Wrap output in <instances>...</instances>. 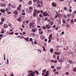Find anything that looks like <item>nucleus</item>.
Here are the masks:
<instances>
[{
	"mask_svg": "<svg viewBox=\"0 0 76 76\" xmlns=\"http://www.w3.org/2000/svg\"><path fill=\"white\" fill-rule=\"evenodd\" d=\"M73 71H74V72H76V67L74 68L73 69Z\"/></svg>",
	"mask_w": 76,
	"mask_h": 76,
	"instance_id": "obj_39",
	"label": "nucleus"
},
{
	"mask_svg": "<svg viewBox=\"0 0 76 76\" xmlns=\"http://www.w3.org/2000/svg\"><path fill=\"white\" fill-rule=\"evenodd\" d=\"M59 72H58L57 71L55 73V75H59Z\"/></svg>",
	"mask_w": 76,
	"mask_h": 76,
	"instance_id": "obj_25",
	"label": "nucleus"
},
{
	"mask_svg": "<svg viewBox=\"0 0 76 76\" xmlns=\"http://www.w3.org/2000/svg\"><path fill=\"white\" fill-rule=\"evenodd\" d=\"M54 54H56V55H59V54H61V52L58 53L57 52H55Z\"/></svg>",
	"mask_w": 76,
	"mask_h": 76,
	"instance_id": "obj_9",
	"label": "nucleus"
},
{
	"mask_svg": "<svg viewBox=\"0 0 76 76\" xmlns=\"http://www.w3.org/2000/svg\"><path fill=\"white\" fill-rule=\"evenodd\" d=\"M56 69L58 70H60L61 69V67H57Z\"/></svg>",
	"mask_w": 76,
	"mask_h": 76,
	"instance_id": "obj_19",
	"label": "nucleus"
},
{
	"mask_svg": "<svg viewBox=\"0 0 76 76\" xmlns=\"http://www.w3.org/2000/svg\"><path fill=\"white\" fill-rule=\"evenodd\" d=\"M59 56H57V59L59 60Z\"/></svg>",
	"mask_w": 76,
	"mask_h": 76,
	"instance_id": "obj_61",
	"label": "nucleus"
},
{
	"mask_svg": "<svg viewBox=\"0 0 76 76\" xmlns=\"http://www.w3.org/2000/svg\"><path fill=\"white\" fill-rule=\"evenodd\" d=\"M52 6H54V7H56L57 6V4H56L54 3V2L52 3Z\"/></svg>",
	"mask_w": 76,
	"mask_h": 76,
	"instance_id": "obj_7",
	"label": "nucleus"
},
{
	"mask_svg": "<svg viewBox=\"0 0 76 76\" xmlns=\"http://www.w3.org/2000/svg\"><path fill=\"white\" fill-rule=\"evenodd\" d=\"M43 48L44 50V51H47V50L45 49V47H44V46L43 47Z\"/></svg>",
	"mask_w": 76,
	"mask_h": 76,
	"instance_id": "obj_34",
	"label": "nucleus"
},
{
	"mask_svg": "<svg viewBox=\"0 0 76 76\" xmlns=\"http://www.w3.org/2000/svg\"><path fill=\"white\" fill-rule=\"evenodd\" d=\"M7 63H6V64H9V59H7Z\"/></svg>",
	"mask_w": 76,
	"mask_h": 76,
	"instance_id": "obj_47",
	"label": "nucleus"
},
{
	"mask_svg": "<svg viewBox=\"0 0 76 76\" xmlns=\"http://www.w3.org/2000/svg\"><path fill=\"white\" fill-rule=\"evenodd\" d=\"M22 15H25V13H22Z\"/></svg>",
	"mask_w": 76,
	"mask_h": 76,
	"instance_id": "obj_55",
	"label": "nucleus"
},
{
	"mask_svg": "<svg viewBox=\"0 0 76 76\" xmlns=\"http://www.w3.org/2000/svg\"><path fill=\"white\" fill-rule=\"evenodd\" d=\"M69 63H70V64H72L73 63V61H72L71 60H69Z\"/></svg>",
	"mask_w": 76,
	"mask_h": 76,
	"instance_id": "obj_13",
	"label": "nucleus"
},
{
	"mask_svg": "<svg viewBox=\"0 0 76 76\" xmlns=\"http://www.w3.org/2000/svg\"><path fill=\"white\" fill-rule=\"evenodd\" d=\"M65 75H69V72H66L65 73Z\"/></svg>",
	"mask_w": 76,
	"mask_h": 76,
	"instance_id": "obj_27",
	"label": "nucleus"
},
{
	"mask_svg": "<svg viewBox=\"0 0 76 76\" xmlns=\"http://www.w3.org/2000/svg\"><path fill=\"white\" fill-rule=\"evenodd\" d=\"M39 16L40 18H42V14H40V15H39Z\"/></svg>",
	"mask_w": 76,
	"mask_h": 76,
	"instance_id": "obj_41",
	"label": "nucleus"
},
{
	"mask_svg": "<svg viewBox=\"0 0 76 76\" xmlns=\"http://www.w3.org/2000/svg\"><path fill=\"white\" fill-rule=\"evenodd\" d=\"M8 27V26L6 24H4V28H7Z\"/></svg>",
	"mask_w": 76,
	"mask_h": 76,
	"instance_id": "obj_10",
	"label": "nucleus"
},
{
	"mask_svg": "<svg viewBox=\"0 0 76 76\" xmlns=\"http://www.w3.org/2000/svg\"><path fill=\"white\" fill-rule=\"evenodd\" d=\"M1 20H2V22H4V18H2Z\"/></svg>",
	"mask_w": 76,
	"mask_h": 76,
	"instance_id": "obj_35",
	"label": "nucleus"
},
{
	"mask_svg": "<svg viewBox=\"0 0 76 76\" xmlns=\"http://www.w3.org/2000/svg\"><path fill=\"white\" fill-rule=\"evenodd\" d=\"M17 9L18 10H20V9H21V8H20V7H18Z\"/></svg>",
	"mask_w": 76,
	"mask_h": 76,
	"instance_id": "obj_44",
	"label": "nucleus"
},
{
	"mask_svg": "<svg viewBox=\"0 0 76 76\" xmlns=\"http://www.w3.org/2000/svg\"><path fill=\"white\" fill-rule=\"evenodd\" d=\"M28 76H34V73L31 72L30 74H29L28 75Z\"/></svg>",
	"mask_w": 76,
	"mask_h": 76,
	"instance_id": "obj_6",
	"label": "nucleus"
},
{
	"mask_svg": "<svg viewBox=\"0 0 76 76\" xmlns=\"http://www.w3.org/2000/svg\"><path fill=\"white\" fill-rule=\"evenodd\" d=\"M41 20V18H40V17H38V20Z\"/></svg>",
	"mask_w": 76,
	"mask_h": 76,
	"instance_id": "obj_46",
	"label": "nucleus"
},
{
	"mask_svg": "<svg viewBox=\"0 0 76 76\" xmlns=\"http://www.w3.org/2000/svg\"><path fill=\"white\" fill-rule=\"evenodd\" d=\"M43 73H45L46 72V70L45 69H44L42 71Z\"/></svg>",
	"mask_w": 76,
	"mask_h": 76,
	"instance_id": "obj_29",
	"label": "nucleus"
},
{
	"mask_svg": "<svg viewBox=\"0 0 76 76\" xmlns=\"http://www.w3.org/2000/svg\"><path fill=\"white\" fill-rule=\"evenodd\" d=\"M38 7H41V5L39 4H38Z\"/></svg>",
	"mask_w": 76,
	"mask_h": 76,
	"instance_id": "obj_33",
	"label": "nucleus"
},
{
	"mask_svg": "<svg viewBox=\"0 0 76 76\" xmlns=\"http://www.w3.org/2000/svg\"><path fill=\"white\" fill-rule=\"evenodd\" d=\"M40 38L41 39H44L45 38V37L44 36H43L42 35H41L40 36Z\"/></svg>",
	"mask_w": 76,
	"mask_h": 76,
	"instance_id": "obj_12",
	"label": "nucleus"
},
{
	"mask_svg": "<svg viewBox=\"0 0 76 76\" xmlns=\"http://www.w3.org/2000/svg\"><path fill=\"white\" fill-rule=\"evenodd\" d=\"M59 62H61V63L63 62V60L61 59H59Z\"/></svg>",
	"mask_w": 76,
	"mask_h": 76,
	"instance_id": "obj_23",
	"label": "nucleus"
},
{
	"mask_svg": "<svg viewBox=\"0 0 76 76\" xmlns=\"http://www.w3.org/2000/svg\"><path fill=\"white\" fill-rule=\"evenodd\" d=\"M9 7H14V6H13L12 4L11 3H10L8 5Z\"/></svg>",
	"mask_w": 76,
	"mask_h": 76,
	"instance_id": "obj_8",
	"label": "nucleus"
},
{
	"mask_svg": "<svg viewBox=\"0 0 76 76\" xmlns=\"http://www.w3.org/2000/svg\"><path fill=\"white\" fill-rule=\"evenodd\" d=\"M6 11V10H5L4 9H1L0 10V12H2L3 13H5V12Z\"/></svg>",
	"mask_w": 76,
	"mask_h": 76,
	"instance_id": "obj_5",
	"label": "nucleus"
},
{
	"mask_svg": "<svg viewBox=\"0 0 76 76\" xmlns=\"http://www.w3.org/2000/svg\"><path fill=\"white\" fill-rule=\"evenodd\" d=\"M32 32L34 33V32H37V31H38V28H35L34 29H32Z\"/></svg>",
	"mask_w": 76,
	"mask_h": 76,
	"instance_id": "obj_2",
	"label": "nucleus"
},
{
	"mask_svg": "<svg viewBox=\"0 0 76 76\" xmlns=\"http://www.w3.org/2000/svg\"><path fill=\"white\" fill-rule=\"evenodd\" d=\"M51 68H52V69H54V66H51Z\"/></svg>",
	"mask_w": 76,
	"mask_h": 76,
	"instance_id": "obj_62",
	"label": "nucleus"
},
{
	"mask_svg": "<svg viewBox=\"0 0 76 76\" xmlns=\"http://www.w3.org/2000/svg\"><path fill=\"white\" fill-rule=\"evenodd\" d=\"M4 31H1V34H4Z\"/></svg>",
	"mask_w": 76,
	"mask_h": 76,
	"instance_id": "obj_52",
	"label": "nucleus"
},
{
	"mask_svg": "<svg viewBox=\"0 0 76 76\" xmlns=\"http://www.w3.org/2000/svg\"><path fill=\"white\" fill-rule=\"evenodd\" d=\"M18 21H21V20H22V18L20 17H19L18 19Z\"/></svg>",
	"mask_w": 76,
	"mask_h": 76,
	"instance_id": "obj_21",
	"label": "nucleus"
},
{
	"mask_svg": "<svg viewBox=\"0 0 76 76\" xmlns=\"http://www.w3.org/2000/svg\"><path fill=\"white\" fill-rule=\"evenodd\" d=\"M56 69H54L53 70V72H56Z\"/></svg>",
	"mask_w": 76,
	"mask_h": 76,
	"instance_id": "obj_63",
	"label": "nucleus"
},
{
	"mask_svg": "<svg viewBox=\"0 0 76 76\" xmlns=\"http://www.w3.org/2000/svg\"><path fill=\"white\" fill-rule=\"evenodd\" d=\"M50 51L51 53H53V51H54V49H53V48H51L50 49Z\"/></svg>",
	"mask_w": 76,
	"mask_h": 76,
	"instance_id": "obj_14",
	"label": "nucleus"
},
{
	"mask_svg": "<svg viewBox=\"0 0 76 76\" xmlns=\"http://www.w3.org/2000/svg\"><path fill=\"white\" fill-rule=\"evenodd\" d=\"M64 9L65 10H67V7H64Z\"/></svg>",
	"mask_w": 76,
	"mask_h": 76,
	"instance_id": "obj_48",
	"label": "nucleus"
},
{
	"mask_svg": "<svg viewBox=\"0 0 76 76\" xmlns=\"http://www.w3.org/2000/svg\"><path fill=\"white\" fill-rule=\"evenodd\" d=\"M34 23H30V25H31V26H32V25H34Z\"/></svg>",
	"mask_w": 76,
	"mask_h": 76,
	"instance_id": "obj_26",
	"label": "nucleus"
},
{
	"mask_svg": "<svg viewBox=\"0 0 76 76\" xmlns=\"http://www.w3.org/2000/svg\"><path fill=\"white\" fill-rule=\"evenodd\" d=\"M46 27L48 29H49L51 28V26L49 25L48 24L46 25Z\"/></svg>",
	"mask_w": 76,
	"mask_h": 76,
	"instance_id": "obj_4",
	"label": "nucleus"
},
{
	"mask_svg": "<svg viewBox=\"0 0 76 76\" xmlns=\"http://www.w3.org/2000/svg\"><path fill=\"white\" fill-rule=\"evenodd\" d=\"M39 33L40 35H43V34H44V32H43V31H42L39 32Z\"/></svg>",
	"mask_w": 76,
	"mask_h": 76,
	"instance_id": "obj_16",
	"label": "nucleus"
},
{
	"mask_svg": "<svg viewBox=\"0 0 76 76\" xmlns=\"http://www.w3.org/2000/svg\"><path fill=\"white\" fill-rule=\"evenodd\" d=\"M35 73H37V75H39V72H38V71H37V70H36L35 71Z\"/></svg>",
	"mask_w": 76,
	"mask_h": 76,
	"instance_id": "obj_24",
	"label": "nucleus"
},
{
	"mask_svg": "<svg viewBox=\"0 0 76 76\" xmlns=\"http://www.w3.org/2000/svg\"><path fill=\"white\" fill-rule=\"evenodd\" d=\"M37 51H40V53H41V50L39 49H37Z\"/></svg>",
	"mask_w": 76,
	"mask_h": 76,
	"instance_id": "obj_42",
	"label": "nucleus"
},
{
	"mask_svg": "<svg viewBox=\"0 0 76 76\" xmlns=\"http://www.w3.org/2000/svg\"><path fill=\"white\" fill-rule=\"evenodd\" d=\"M70 21V19H68L66 20V22H69Z\"/></svg>",
	"mask_w": 76,
	"mask_h": 76,
	"instance_id": "obj_49",
	"label": "nucleus"
},
{
	"mask_svg": "<svg viewBox=\"0 0 76 76\" xmlns=\"http://www.w3.org/2000/svg\"><path fill=\"white\" fill-rule=\"evenodd\" d=\"M45 20V21H47V20H48V18L47 17H46L44 19Z\"/></svg>",
	"mask_w": 76,
	"mask_h": 76,
	"instance_id": "obj_32",
	"label": "nucleus"
},
{
	"mask_svg": "<svg viewBox=\"0 0 76 76\" xmlns=\"http://www.w3.org/2000/svg\"><path fill=\"white\" fill-rule=\"evenodd\" d=\"M7 23H8L9 26L10 27L11 26V24H10V23L9 22H7Z\"/></svg>",
	"mask_w": 76,
	"mask_h": 76,
	"instance_id": "obj_28",
	"label": "nucleus"
},
{
	"mask_svg": "<svg viewBox=\"0 0 76 76\" xmlns=\"http://www.w3.org/2000/svg\"><path fill=\"white\" fill-rule=\"evenodd\" d=\"M8 14H11L12 13V12H11L9 11L7 12Z\"/></svg>",
	"mask_w": 76,
	"mask_h": 76,
	"instance_id": "obj_40",
	"label": "nucleus"
},
{
	"mask_svg": "<svg viewBox=\"0 0 76 76\" xmlns=\"http://www.w3.org/2000/svg\"><path fill=\"white\" fill-rule=\"evenodd\" d=\"M36 15H37V13L35 12H34V13H33V16H34V17H35V16H36Z\"/></svg>",
	"mask_w": 76,
	"mask_h": 76,
	"instance_id": "obj_18",
	"label": "nucleus"
},
{
	"mask_svg": "<svg viewBox=\"0 0 76 76\" xmlns=\"http://www.w3.org/2000/svg\"><path fill=\"white\" fill-rule=\"evenodd\" d=\"M48 42L49 43H50L51 42V40L49 39Z\"/></svg>",
	"mask_w": 76,
	"mask_h": 76,
	"instance_id": "obj_58",
	"label": "nucleus"
},
{
	"mask_svg": "<svg viewBox=\"0 0 76 76\" xmlns=\"http://www.w3.org/2000/svg\"><path fill=\"white\" fill-rule=\"evenodd\" d=\"M54 24V22L53 21H51L50 23V25H53Z\"/></svg>",
	"mask_w": 76,
	"mask_h": 76,
	"instance_id": "obj_15",
	"label": "nucleus"
},
{
	"mask_svg": "<svg viewBox=\"0 0 76 76\" xmlns=\"http://www.w3.org/2000/svg\"><path fill=\"white\" fill-rule=\"evenodd\" d=\"M32 1H30L28 2V4L29 5H31V4H32Z\"/></svg>",
	"mask_w": 76,
	"mask_h": 76,
	"instance_id": "obj_17",
	"label": "nucleus"
},
{
	"mask_svg": "<svg viewBox=\"0 0 76 76\" xmlns=\"http://www.w3.org/2000/svg\"><path fill=\"white\" fill-rule=\"evenodd\" d=\"M45 42H47V39H45Z\"/></svg>",
	"mask_w": 76,
	"mask_h": 76,
	"instance_id": "obj_56",
	"label": "nucleus"
},
{
	"mask_svg": "<svg viewBox=\"0 0 76 76\" xmlns=\"http://www.w3.org/2000/svg\"><path fill=\"white\" fill-rule=\"evenodd\" d=\"M14 34V32H10V34Z\"/></svg>",
	"mask_w": 76,
	"mask_h": 76,
	"instance_id": "obj_54",
	"label": "nucleus"
},
{
	"mask_svg": "<svg viewBox=\"0 0 76 76\" xmlns=\"http://www.w3.org/2000/svg\"><path fill=\"white\" fill-rule=\"evenodd\" d=\"M53 36V34H51L49 36V39H52V38L51 37H52Z\"/></svg>",
	"mask_w": 76,
	"mask_h": 76,
	"instance_id": "obj_11",
	"label": "nucleus"
},
{
	"mask_svg": "<svg viewBox=\"0 0 76 76\" xmlns=\"http://www.w3.org/2000/svg\"><path fill=\"white\" fill-rule=\"evenodd\" d=\"M42 28H43L44 29H46V27L45 26H43L42 27Z\"/></svg>",
	"mask_w": 76,
	"mask_h": 76,
	"instance_id": "obj_31",
	"label": "nucleus"
},
{
	"mask_svg": "<svg viewBox=\"0 0 76 76\" xmlns=\"http://www.w3.org/2000/svg\"><path fill=\"white\" fill-rule=\"evenodd\" d=\"M37 13H40V11H39V10H38L37 11Z\"/></svg>",
	"mask_w": 76,
	"mask_h": 76,
	"instance_id": "obj_43",
	"label": "nucleus"
},
{
	"mask_svg": "<svg viewBox=\"0 0 76 76\" xmlns=\"http://www.w3.org/2000/svg\"><path fill=\"white\" fill-rule=\"evenodd\" d=\"M71 23H74V20H73V19H72L71 20Z\"/></svg>",
	"mask_w": 76,
	"mask_h": 76,
	"instance_id": "obj_20",
	"label": "nucleus"
},
{
	"mask_svg": "<svg viewBox=\"0 0 76 76\" xmlns=\"http://www.w3.org/2000/svg\"><path fill=\"white\" fill-rule=\"evenodd\" d=\"M42 30H41V28H40L39 29V31H41Z\"/></svg>",
	"mask_w": 76,
	"mask_h": 76,
	"instance_id": "obj_64",
	"label": "nucleus"
},
{
	"mask_svg": "<svg viewBox=\"0 0 76 76\" xmlns=\"http://www.w3.org/2000/svg\"><path fill=\"white\" fill-rule=\"evenodd\" d=\"M41 26H37V28H41Z\"/></svg>",
	"mask_w": 76,
	"mask_h": 76,
	"instance_id": "obj_50",
	"label": "nucleus"
},
{
	"mask_svg": "<svg viewBox=\"0 0 76 76\" xmlns=\"http://www.w3.org/2000/svg\"><path fill=\"white\" fill-rule=\"evenodd\" d=\"M69 12H72V9H69Z\"/></svg>",
	"mask_w": 76,
	"mask_h": 76,
	"instance_id": "obj_53",
	"label": "nucleus"
},
{
	"mask_svg": "<svg viewBox=\"0 0 76 76\" xmlns=\"http://www.w3.org/2000/svg\"><path fill=\"white\" fill-rule=\"evenodd\" d=\"M67 28H70V25H68L67 26Z\"/></svg>",
	"mask_w": 76,
	"mask_h": 76,
	"instance_id": "obj_38",
	"label": "nucleus"
},
{
	"mask_svg": "<svg viewBox=\"0 0 76 76\" xmlns=\"http://www.w3.org/2000/svg\"><path fill=\"white\" fill-rule=\"evenodd\" d=\"M29 39H30V41H31L32 42V40H33V39H32V38H29Z\"/></svg>",
	"mask_w": 76,
	"mask_h": 76,
	"instance_id": "obj_45",
	"label": "nucleus"
},
{
	"mask_svg": "<svg viewBox=\"0 0 76 76\" xmlns=\"http://www.w3.org/2000/svg\"><path fill=\"white\" fill-rule=\"evenodd\" d=\"M11 73H12V75H11V76H14V75H13V73L11 72Z\"/></svg>",
	"mask_w": 76,
	"mask_h": 76,
	"instance_id": "obj_57",
	"label": "nucleus"
},
{
	"mask_svg": "<svg viewBox=\"0 0 76 76\" xmlns=\"http://www.w3.org/2000/svg\"><path fill=\"white\" fill-rule=\"evenodd\" d=\"M53 28H56V25H54L53 26Z\"/></svg>",
	"mask_w": 76,
	"mask_h": 76,
	"instance_id": "obj_60",
	"label": "nucleus"
},
{
	"mask_svg": "<svg viewBox=\"0 0 76 76\" xmlns=\"http://www.w3.org/2000/svg\"><path fill=\"white\" fill-rule=\"evenodd\" d=\"M62 22L63 23H66V20H64L62 21Z\"/></svg>",
	"mask_w": 76,
	"mask_h": 76,
	"instance_id": "obj_30",
	"label": "nucleus"
},
{
	"mask_svg": "<svg viewBox=\"0 0 76 76\" xmlns=\"http://www.w3.org/2000/svg\"><path fill=\"white\" fill-rule=\"evenodd\" d=\"M3 35L2 34H0V37H3Z\"/></svg>",
	"mask_w": 76,
	"mask_h": 76,
	"instance_id": "obj_51",
	"label": "nucleus"
},
{
	"mask_svg": "<svg viewBox=\"0 0 76 76\" xmlns=\"http://www.w3.org/2000/svg\"><path fill=\"white\" fill-rule=\"evenodd\" d=\"M15 14H16V15H17L18 13V11H15Z\"/></svg>",
	"mask_w": 76,
	"mask_h": 76,
	"instance_id": "obj_37",
	"label": "nucleus"
},
{
	"mask_svg": "<svg viewBox=\"0 0 76 76\" xmlns=\"http://www.w3.org/2000/svg\"><path fill=\"white\" fill-rule=\"evenodd\" d=\"M71 15V16H72V18H74L75 17V16L73 15V14H72Z\"/></svg>",
	"mask_w": 76,
	"mask_h": 76,
	"instance_id": "obj_36",
	"label": "nucleus"
},
{
	"mask_svg": "<svg viewBox=\"0 0 76 76\" xmlns=\"http://www.w3.org/2000/svg\"><path fill=\"white\" fill-rule=\"evenodd\" d=\"M28 39H29V37H28L27 38H25V39L28 42Z\"/></svg>",
	"mask_w": 76,
	"mask_h": 76,
	"instance_id": "obj_22",
	"label": "nucleus"
},
{
	"mask_svg": "<svg viewBox=\"0 0 76 76\" xmlns=\"http://www.w3.org/2000/svg\"><path fill=\"white\" fill-rule=\"evenodd\" d=\"M33 8L32 7H29V9L30 10H29V11L28 12V13H29L30 12H32V11L33 10Z\"/></svg>",
	"mask_w": 76,
	"mask_h": 76,
	"instance_id": "obj_1",
	"label": "nucleus"
},
{
	"mask_svg": "<svg viewBox=\"0 0 76 76\" xmlns=\"http://www.w3.org/2000/svg\"><path fill=\"white\" fill-rule=\"evenodd\" d=\"M40 13H43V10H41Z\"/></svg>",
	"mask_w": 76,
	"mask_h": 76,
	"instance_id": "obj_59",
	"label": "nucleus"
},
{
	"mask_svg": "<svg viewBox=\"0 0 76 76\" xmlns=\"http://www.w3.org/2000/svg\"><path fill=\"white\" fill-rule=\"evenodd\" d=\"M43 15L45 17H46V16H48V13L47 12H45L43 13Z\"/></svg>",
	"mask_w": 76,
	"mask_h": 76,
	"instance_id": "obj_3",
	"label": "nucleus"
}]
</instances>
